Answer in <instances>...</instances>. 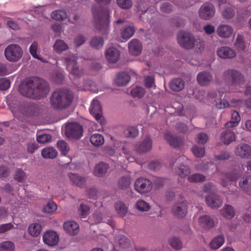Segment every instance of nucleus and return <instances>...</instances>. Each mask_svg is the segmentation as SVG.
<instances>
[{
    "mask_svg": "<svg viewBox=\"0 0 251 251\" xmlns=\"http://www.w3.org/2000/svg\"><path fill=\"white\" fill-rule=\"evenodd\" d=\"M20 92L26 97L39 99L48 94L49 87L48 83L44 80L32 77L25 80L20 87Z\"/></svg>",
    "mask_w": 251,
    "mask_h": 251,
    "instance_id": "f257e3e1",
    "label": "nucleus"
},
{
    "mask_svg": "<svg viewBox=\"0 0 251 251\" xmlns=\"http://www.w3.org/2000/svg\"><path fill=\"white\" fill-rule=\"evenodd\" d=\"M177 41L181 47L187 50L194 49L197 51H201L205 48L202 39H196L192 34L186 31H180L177 35Z\"/></svg>",
    "mask_w": 251,
    "mask_h": 251,
    "instance_id": "f03ea898",
    "label": "nucleus"
},
{
    "mask_svg": "<svg viewBox=\"0 0 251 251\" xmlns=\"http://www.w3.org/2000/svg\"><path fill=\"white\" fill-rule=\"evenodd\" d=\"M73 100L71 92L67 90H58L52 94L50 102L52 106L56 109H62L68 107Z\"/></svg>",
    "mask_w": 251,
    "mask_h": 251,
    "instance_id": "7ed1b4c3",
    "label": "nucleus"
},
{
    "mask_svg": "<svg viewBox=\"0 0 251 251\" xmlns=\"http://www.w3.org/2000/svg\"><path fill=\"white\" fill-rule=\"evenodd\" d=\"M23 50L20 46L16 44L8 45L4 50V55L7 60L10 62H17L23 56Z\"/></svg>",
    "mask_w": 251,
    "mask_h": 251,
    "instance_id": "20e7f679",
    "label": "nucleus"
},
{
    "mask_svg": "<svg viewBox=\"0 0 251 251\" xmlns=\"http://www.w3.org/2000/svg\"><path fill=\"white\" fill-rule=\"evenodd\" d=\"M89 110L90 113L101 125L105 124L106 121L102 115L101 106L97 99L93 100Z\"/></svg>",
    "mask_w": 251,
    "mask_h": 251,
    "instance_id": "39448f33",
    "label": "nucleus"
},
{
    "mask_svg": "<svg viewBox=\"0 0 251 251\" xmlns=\"http://www.w3.org/2000/svg\"><path fill=\"white\" fill-rule=\"evenodd\" d=\"M65 63L68 71L73 75L79 76L83 74V71L79 69L76 65V57L74 55L66 57Z\"/></svg>",
    "mask_w": 251,
    "mask_h": 251,
    "instance_id": "423d86ee",
    "label": "nucleus"
},
{
    "mask_svg": "<svg viewBox=\"0 0 251 251\" xmlns=\"http://www.w3.org/2000/svg\"><path fill=\"white\" fill-rule=\"evenodd\" d=\"M135 190L140 194L149 192L152 189L151 182L145 178H139L134 183Z\"/></svg>",
    "mask_w": 251,
    "mask_h": 251,
    "instance_id": "0eeeda50",
    "label": "nucleus"
},
{
    "mask_svg": "<svg viewBox=\"0 0 251 251\" xmlns=\"http://www.w3.org/2000/svg\"><path fill=\"white\" fill-rule=\"evenodd\" d=\"M44 243L49 247L56 246L59 242V236L58 234L52 230H48L43 234Z\"/></svg>",
    "mask_w": 251,
    "mask_h": 251,
    "instance_id": "6e6552de",
    "label": "nucleus"
},
{
    "mask_svg": "<svg viewBox=\"0 0 251 251\" xmlns=\"http://www.w3.org/2000/svg\"><path fill=\"white\" fill-rule=\"evenodd\" d=\"M94 18L95 21L98 25H102L104 27H106L109 24V12L108 10H100L97 11L95 9H93Z\"/></svg>",
    "mask_w": 251,
    "mask_h": 251,
    "instance_id": "1a4fd4ad",
    "label": "nucleus"
},
{
    "mask_svg": "<svg viewBox=\"0 0 251 251\" xmlns=\"http://www.w3.org/2000/svg\"><path fill=\"white\" fill-rule=\"evenodd\" d=\"M82 127L76 123L68 124L66 126V135L69 137L78 138L82 135Z\"/></svg>",
    "mask_w": 251,
    "mask_h": 251,
    "instance_id": "9d476101",
    "label": "nucleus"
},
{
    "mask_svg": "<svg viewBox=\"0 0 251 251\" xmlns=\"http://www.w3.org/2000/svg\"><path fill=\"white\" fill-rule=\"evenodd\" d=\"M224 77L226 80L230 81L234 85L241 84L244 81L242 75L239 72L233 70L226 71Z\"/></svg>",
    "mask_w": 251,
    "mask_h": 251,
    "instance_id": "9b49d317",
    "label": "nucleus"
},
{
    "mask_svg": "<svg viewBox=\"0 0 251 251\" xmlns=\"http://www.w3.org/2000/svg\"><path fill=\"white\" fill-rule=\"evenodd\" d=\"M215 14L214 7L213 4L206 3L199 10L200 17L204 20L211 19Z\"/></svg>",
    "mask_w": 251,
    "mask_h": 251,
    "instance_id": "f8f14e48",
    "label": "nucleus"
},
{
    "mask_svg": "<svg viewBox=\"0 0 251 251\" xmlns=\"http://www.w3.org/2000/svg\"><path fill=\"white\" fill-rule=\"evenodd\" d=\"M114 247H119L121 249H127L128 250L131 247L130 240L126 236L119 234L116 236L112 241Z\"/></svg>",
    "mask_w": 251,
    "mask_h": 251,
    "instance_id": "ddd939ff",
    "label": "nucleus"
},
{
    "mask_svg": "<svg viewBox=\"0 0 251 251\" xmlns=\"http://www.w3.org/2000/svg\"><path fill=\"white\" fill-rule=\"evenodd\" d=\"M172 213L176 217L181 218L187 213V206L184 201L175 203L172 207Z\"/></svg>",
    "mask_w": 251,
    "mask_h": 251,
    "instance_id": "4468645a",
    "label": "nucleus"
},
{
    "mask_svg": "<svg viewBox=\"0 0 251 251\" xmlns=\"http://www.w3.org/2000/svg\"><path fill=\"white\" fill-rule=\"evenodd\" d=\"M105 56L107 61L110 63L117 62L121 56L120 51L115 47H109L105 51Z\"/></svg>",
    "mask_w": 251,
    "mask_h": 251,
    "instance_id": "2eb2a0df",
    "label": "nucleus"
},
{
    "mask_svg": "<svg viewBox=\"0 0 251 251\" xmlns=\"http://www.w3.org/2000/svg\"><path fill=\"white\" fill-rule=\"evenodd\" d=\"M199 226L204 229H209L215 226V222L212 218L208 215H202L198 219Z\"/></svg>",
    "mask_w": 251,
    "mask_h": 251,
    "instance_id": "dca6fc26",
    "label": "nucleus"
},
{
    "mask_svg": "<svg viewBox=\"0 0 251 251\" xmlns=\"http://www.w3.org/2000/svg\"><path fill=\"white\" fill-rule=\"evenodd\" d=\"M218 35L222 38H229L233 33V29L227 25H220L216 30Z\"/></svg>",
    "mask_w": 251,
    "mask_h": 251,
    "instance_id": "f3484780",
    "label": "nucleus"
},
{
    "mask_svg": "<svg viewBox=\"0 0 251 251\" xmlns=\"http://www.w3.org/2000/svg\"><path fill=\"white\" fill-rule=\"evenodd\" d=\"M217 55L223 59H230L236 56L234 50L228 47L223 46L217 50Z\"/></svg>",
    "mask_w": 251,
    "mask_h": 251,
    "instance_id": "a211bd4d",
    "label": "nucleus"
},
{
    "mask_svg": "<svg viewBox=\"0 0 251 251\" xmlns=\"http://www.w3.org/2000/svg\"><path fill=\"white\" fill-rule=\"evenodd\" d=\"M63 228L65 232L72 236L77 234L79 232V227L75 222L69 221L63 224Z\"/></svg>",
    "mask_w": 251,
    "mask_h": 251,
    "instance_id": "6ab92c4d",
    "label": "nucleus"
},
{
    "mask_svg": "<svg viewBox=\"0 0 251 251\" xmlns=\"http://www.w3.org/2000/svg\"><path fill=\"white\" fill-rule=\"evenodd\" d=\"M129 53L135 56L140 54L142 50V45L137 39H133L128 43Z\"/></svg>",
    "mask_w": 251,
    "mask_h": 251,
    "instance_id": "aec40b11",
    "label": "nucleus"
},
{
    "mask_svg": "<svg viewBox=\"0 0 251 251\" xmlns=\"http://www.w3.org/2000/svg\"><path fill=\"white\" fill-rule=\"evenodd\" d=\"M205 202L207 205L212 208H218L222 204V201L219 196L210 194L205 198Z\"/></svg>",
    "mask_w": 251,
    "mask_h": 251,
    "instance_id": "412c9836",
    "label": "nucleus"
},
{
    "mask_svg": "<svg viewBox=\"0 0 251 251\" xmlns=\"http://www.w3.org/2000/svg\"><path fill=\"white\" fill-rule=\"evenodd\" d=\"M241 173L237 169L233 170L225 175V178L222 179V185L226 187L227 186V183L225 182V180H228L229 181H236L240 176Z\"/></svg>",
    "mask_w": 251,
    "mask_h": 251,
    "instance_id": "4be33fe9",
    "label": "nucleus"
},
{
    "mask_svg": "<svg viewBox=\"0 0 251 251\" xmlns=\"http://www.w3.org/2000/svg\"><path fill=\"white\" fill-rule=\"evenodd\" d=\"M235 153L241 157H249L251 156V147L247 144H241L236 148Z\"/></svg>",
    "mask_w": 251,
    "mask_h": 251,
    "instance_id": "5701e85b",
    "label": "nucleus"
},
{
    "mask_svg": "<svg viewBox=\"0 0 251 251\" xmlns=\"http://www.w3.org/2000/svg\"><path fill=\"white\" fill-rule=\"evenodd\" d=\"M72 183L79 187H83L85 185L86 178L76 174L69 173L68 175Z\"/></svg>",
    "mask_w": 251,
    "mask_h": 251,
    "instance_id": "b1692460",
    "label": "nucleus"
},
{
    "mask_svg": "<svg viewBox=\"0 0 251 251\" xmlns=\"http://www.w3.org/2000/svg\"><path fill=\"white\" fill-rule=\"evenodd\" d=\"M152 148V141L149 137H147L141 143V144L136 148L137 152L143 153L149 151Z\"/></svg>",
    "mask_w": 251,
    "mask_h": 251,
    "instance_id": "393cba45",
    "label": "nucleus"
},
{
    "mask_svg": "<svg viewBox=\"0 0 251 251\" xmlns=\"http://www.w3.org/2000/svg\"><path fill=\"white\" fill-rule=\"evenodd\" d=\"M135 32V28L132 23H127L126 27L121 32V36L123 39L127 40L131 38Z\"/></svg>",
    "mask_w": 251,
    "mask_h": 251,
    "instance_id": "a878e982",
    "label": "nucleus"
},
{
    "mask_svg": "<svg viewBox=\"0 0 251 251\" xmlns=\"http://www.w3.org/2000/svg\"><path fill=\"white\" fill-rule=\"evenodd\" d=\"M235 210L231 205L226 204L220 210L221 215L226 219H231L235 215Z\"/></svg>",
    "mask_w": 251,
    "mask_h": 251,
    "instance_id": "bb28decb",
    "label": "nucleus"
},
{
    "mask_svg": "<svg viewBox=\"0 0 251 251\" xmlns=\"http://www.w3.org/2000/svg\"><path fill=\"white\" fill-rule=\"evenodd\" d=\"M165 139L170 144V145L174 148H178L182 143L181 139L174 136L170 132H166L164 135Z\"/></svg>",
    "mask_w": 251,
    "mask_h": 251,
    "instance_id": "cd10ccee",
    "label": "nucleus"
},
{
    "mask_svg": "<svg viewBox=\"0 0 251 251\" xmlns=\"http://www.w3.org/2000/svg\"><path fill=\"white\" fill-rule=\"evenodd\" d=\"M42 229V225L39 223H32L28 227V232L32 237H38Z\"/></svg>",
    "mask_w": 251,
    "mask_h": 251,
    "instance_id": "c85d7f7f",
    "label": "nucleus"
},
{
    "mask_svg": "<svg viewBox=\"0 0 251 251\" xmlns=\"http://www.w3.org/2000/svg\"><path fill=\"white\" fill-rule=\"evenodd\" d=\"M197 80L201 85H207L211 81L212 76L209 73L201 72L198 75Z\"/></svg>",
    "mask_w": 251,
    "mask_h": 251,
    "instance_id": "c756f323",
    "label": "nucleus"
},
{
    "mask_svg": "<svg viewBox=\"0 0 251 251\" xmlns=\"http://www.w3.org/2000/svg\"><path fill=\"white\" fill-rule=\"evenodd\" d=\"M109 167L108 164L103 162L97 164L94 169V174L99 177L104 176L107 171Z\"/></svg>",
    "mask_w": 251,
    "mask_h": 251,
    "instance_id": "7c9ffc66",
    "label": "nucleus"
},
{
    "mask_svg": "<svg viewBox=\"0 0 251 251\" xmlns=\"http://www.w3.org/2000/svg\"><path fill=\"white\" fill-rule=\"evenodd\" d=\"M130 80L129 75L126 73H121L117 75L115 82L118 86L126 85Z\"/></svg>",
    "mask_w": 251,
    "mask_h": 251,
    "instance_id": "2f4dec72",
    "label": "nucleus"
},
{
    "mask_svg": "<svg viewBox=\"0 0 251 251\" xmlns=\"http://www.w3.org/2000/svg\"><path fill=\"white\" fill-rule=\"evenodd\" d=\"M235 139V136L234 132L229 130L222 132L221 135V141L225 144H229Z\"/></svg>",
    "mask_w": 251,
    "mask_h": 251,
    "instance_id": "473e14b6",
    "label": "nucleus"
},
{
    "mask_svg": "<svg viewBox=\"0 0 251 251\" xmlns=\"http://www.w3.org/2000/svg\"><path fill=\"white\" fill-rule=\"evenodd\" d=\"M225 243V238L222 235L217 236L211 241L209 243L210 247L213 250L220 248Z\"/></svg>",
    "mask_w": 251,
    "mask_h": 251,
    "instance_id": "72a5a7b5",
    "label": "nucleus"
},
{
    "mask_svg": "<svg viewBox=\"0 0 251 251\" xmlns=\"http://www.w3.org/2000/svg\"><path fill=\"white\" fill-rule=\"evenodd\" d=\"M91 143L94 146H102L104 143L103 136L99 133L93 134L90 138Z\"/></svg>",
    "mask_w": 251,
    "mask_h": 251,
    "instance_id": "f704fd0d",
    "label": "nucleus"
},
{
    "mask_svg": "<svg viewBox=\"0 0 251 251\" xmlns=\"http://www.w3.org/2000/svg\"><path fill=\"white\" fill-rule=\"evenodd\" d=\"M184 82L180 78H175L171 81L170 83V88L174 91H179L182 90L184 87Z\"/></svg>",
    "mask_w": 251,
    "mask_h": 251,
    "instance_id": "c9c22d12",
    "label": "nucleus"
},
{
    "mask_svg": "<svg viewBox=\"0 0 251 251\" xmlns=\"http://www.w3.org/2000/svg\"><path fill=\"white\" fill-rule=\"evenodd\" d=\"M42 155L45 158H54L57 155V151L52 147H48L42 150Z\"/></svg>",
    "mask_w": 251,
    "mask_h": 251,
    "instance_id": "e433bc0d",
    "label": "nucleus"
},
{
    "mask_svg": "<svg viewBox=\"0 0 251 251\" xmlns=\"http://www.w3.org/2000/svg\"><path fill=\"white\" fill-rule=\"evenodd\" d=\"M10 110L13 113L15 117L19 118L20 114L24 115H28V110L29 107H26L24 106H16L13 107L12 106L10 107Z\"/></svg>",
    "mask_w": 251,
    "mask_h": 251,
    "instance_id": "4c0bfd02",
    "label": "nucleus"
},
{
    "mask_svg": "<svg viewBox=\"0 0 251 251\" xmlns=\"http://www.w3.org/2000/svg\"><path fill=\"white\" fill-rule=\"evenodd\" d=\"M240 121V117L239 113L234 111L231 114V120L226 124V126L227 128L235 127L238 125Z\"/></svg>",
    "mask_w": 251,
    "mask_h": 251,
    "instance_id": "58836bf2",
    "label": "nucleus"
},
{
    "mask_svg": "<svg viewBox=\"0 0 251 251\" xmlns=\"http://www.w3.org/2000/svg\"><path fill=\"white\" fill-rule=\"evenodd\" d=\"M235 47L239 50L245 51L249 47L248 44H246L243 41L242 35H238L235 42Z\"/></svg>",
    "mask_w": 251,
    "mask_h": 251,
    "instance_id": "ea45409f",
    "label": "nucleus"
},
{
    "mask_svg": "<svg viewBox=\"0 0 251 251\" xmlns=\"http://www.w3.org/2000/svg\"><path fill=\"white\" fill-rule=\"evenodd\" d=\"M115 207L118 214L121 217H124L127 213V207L122 202H117L115 203Z\"/></svg>",
    "mask_w": 251,
    "mask_h": 251,
    "instance_id": "a19ab883",
    "label": "nucleus"
},
{
    "mask_svg": "<svg viewBox=\"0 0 251 251\" xmlns=\"http://www.w3.org/2000/svg\"><path fill=\"white\" fill-rule=\"evenodd\" d=\"M251 179L250 177H243L239 181L240 188L245 192H249L251 189Z\"/></svg>",
    "mask_w": 251,
    "mask_h": 251,
    "instance_id": "79ce46f5",
    "label": "nucleus"
},
{
    "mask_svg": "<svg viewBox=\"0 0 251 251\" xmlns=\"http://www.w3.org/2000/svg\"><path fill=\"white\" fill-rule=\"evenodd\" d=\"M51 17L55 20L62 21L67 18V14L65 11L58 10L52 12Z\"/></svg>",
    "mask_w": 251,
    "mask_h": 251,
    "instance_id": "37998d69",
    "label": "nucleus"
},
{
    "mask_svg": "<svg viewBox=\"0 0 251 251\" xmlns=\"http://www.w3.org/2000/svg\"><path fill=\"white\" fill-rule=\"evenodd\" d=\"M130 183L131 178L128 176L121 177L118 181L119 187L123 190L128 188Z\"/></svg>",
    "mask_w": 251,
    "mask_h": 251,
    "instance_id": "c03bdc74",
    "label": "nucleus"
},
{
    "mask_svg": "<svg viewBox=\"0 0 251 251\" xmlns=\"http://www.w3.org/2000/svg\"><path fill=\"white\" fill-rule=\"evenodd\" d=\"M135 207L140 211H148L151 208L149 203L143 200H138L135 204Z\"/></svg>",
    "mask_w": 251,
    "mask_h": 251,
    "instance_id": "a18cd8bd",
    "label": "nucleus"
},
{
    "mask_svg": "<svg viewBox=\"0 0 251 251\" xmlns=\"http://www.w3.org/2000/svg\"><path fill=\"white\" fill-rule=\"evenodd\" d=\"M57 209V204L54 202L50 201L45 205L43 212L48 214H52L56 211Z\"/></svg>",
    "mask_w": 251,
    "mask_h": 251,
    "instance_id": "49530a36",
    "label": "nucleus"
},
{
    "mask_svg": "<svg viewBox=\"0 0 251 251\" xmlns=\"http://www.w3.org/2000/svg\"><path fill=\"white\" fill-rule=\"evenodd\" d=\"M68 45L61 40H57L54 44V50L57 52H61L68 49Z\"/></svg>",
    "mask_w": 251,
    "mask_h": 251,
    "instance_id": "de8ad7c7",
    "label": "nucleus"
},
{
    "mask_svg": "<svg viewBox=\"0 0 251 251\" xmlns=\"http://www.w3.org/2000/svg\"><path fill=\"white\" fill-rule=\"evenodd\" d=\"M15 246L11 241H4L0 243V251H14Z\"/></svg>",
    "mask_w": 251,
    "mask_h": 251,
    "instance_id": "09e8293b",
    "label": "nucleus"
},
{
    "mask_svg": "<svg viewBox=\"0 0 251 251\" xmlns=\"http://www.w3.org/2000/svg\"><path fill=\"white\" fill-rule=\"evenodd\" d=\"M90 45L93 48L99 49L102 48L103 45V40L100 37H94L91 40Z\"/></svg>",
    "mask_w": 251,
    "mask_h": 251,
    "instance_id": "8fccbe9b",
    "label": "nucleus"
},
{
    "mask_svg": "<svg viewBox=\"0 0 251 251\" xmlns=\"http://www.w3.org/2000/svg\"><path fill=\"white\" fill-rule=\"evenodd\" d=\"M124 135L127 137H135L138 134V130L136 127L129 126L124 131Z\"/></svg>",
    "mask_w": 251,
    "mask_h": 251,
    "instance_id": "3c124183",
    "label": "nucleus"
},
{
    "mask_svg": "<svg viewBox=\"0 0 251 251\" xmlns=\"http://www.w3.org/2000/svg\"><path fill=\"white\" fill-rule=\"evenodd\" d=\"M130 93L133 97L141 98L144 95L145 91L141 86H136L131 90Z\"/></svg>",
    "mask_w": 251,
    "mask_h": 251,
    "instance_id": "603ef678",
    "label": "nucleus"
},
{
    "mask_svg": "<svg viewBox=\"0 0 251 251\" xmlns=\"http://www.w3.org/2000/svg\"><path fill=\"white\" fill-rule=\"evenodd\" d=\"M176 173L181 177H184L190 173V169L187 166L182 165L176 169Z\"/></svg>",
    "mask_w": 251,
    "mask_h": 251,
    "instance_id": "864d4df0",
    "label": "nucleus"
},
{
    "mask_svg": "<svg viewBox=\"0 0 251 251\" xmlns=\"http://www.w3.org/2000/svg\"><path fill=\"white\" fill-rule=\"evenodd\" d=\"M57 147L65 155L68 153L70 150V148L67 144L63 140H60L57 142Z\"/></svg>",
    "mask_w": 251,
    "mask_h": 251,
    "instance_id": "5fc2aeb1",
    "label": "nucleus"
},
{
    "mask_svg": "<svg viewBox=\"0 0 251 251\" xmlns=\"http://www.w3.org/2000/svg\"><path fill=\"white\" fill-rule=\"evenodd\" d=\"M192 151L197 157H202L205 154L204 148L195 146L192 149Z\"/></svg>",
    "mask_w": 251,
    "mask_h": 251,
    "instance_id": "6e6d98bb",
    "label": "nucleus"
},
{
    "mask_svg": "<svg viewBox=\"0 0 251 251\" xmlns=\"http://www.w3.org/2000/svg\"><path fill=\"white\" fill-rule=\"evenodd\" d=\"M14 178L19 182H22L26 178V175L23 170L20 169L16 170Z\"/></svg>",
    "mask_w": 251,
    "mask_h": 251,
    "instance_id": "4d7b16f0",
    "label": "nucleus"
},
{
    "mask_svg": "<svg viewBox=\"0 0 251 251\" xmlns=\"http://www.w3.org/2000/svg\"><path fill=\"white\" fill-rule=\"evenodd\" d=\"M205 176L200 174H196L188 176V179L191 182H198L203 181Z\"/></svg>",
    "mask_w": 251,
    "mask_h": 251,
    "instance_id": "13d9d810",
    "label": "nucleus"
},
{
    "mask_svg": "<svg viewBox=\"0 0 251 251\" xmlns=\"http://www.w3.org/2000/svg\"><path fill=\"white\" fill-rule=\"evenodd\" d=\"M38 45L36 42H33L30 46L29 48V51L32 56L35 58L38 59L39 60H42L43 62H45L46 61L44 60L41 59L37 53V50Z\"/></svg>",
    "mask_w": 251,
    "mask_h": 251,
    "instance_id": "bf43d9fd",
    "label": "nucleus"
},
{
    "mask_svg": "<svg viewBox=\"0 0 251 251\" xmlns=\"http://www.w3.org/2000/svg\"><path fill=\"white\" fill-rule=\"evenodd\" d=\"M102 217L100 213H94L89 218V222L91 225L97 224L101 221Z\"/></svg>",
    "mask_w": 251,
    "mask_h": 251,
    "instance_id": "052dcab7",
    "label": "nucleus"
},
{
    "mask_svg": "<svg viewBox=\"0 0 251 251\" xmlns=\"http://www.w3.org/2000/svg\"><path fill=\"white\" fill-rule=\"evenodd\" d=\"M170 245L174 249L179 250L182 247L181 242L176 237H172L170 240Z\"/></svg>",
    "mask_w": 251,
    "mask_h": 251,
    "instance_id": "680f3d73",
    "label": "nucleus"
},
{
    "mask_svg": "<svg viewBox=\"0 0 251 251\" xmlns=\"http://www.w3.org/2000/svg\"><path fill=\"white\" fill-rule=\"evenodd\" d=\"M117 2L120 7L124 9L129 8L132 5V1L130 0H117Z\"/></svg>",
    "mask_w": 251,
    "mask_h": 251,
    "instance_id": "e2e57ef3",
    "label": "nucleus"
},
{
    "mask_svg": "<svg viewBox=\"0 0 251 251\" xmlns=\"http://www.w3.org/2000/svg\"><path fill=\"white\" fill-rule=\"evenodd\" d=\"M51 139V137L48 134H43L38 135L37 136V140L41 143H45L50 142Z\"/></svg>",
    "mask_w": 251,
    "mask_h": 251,
    "instance_id": "0e129e2a",
    "label": "nucleus"
},
{
    "mask_svg": "<svg viewBox=\"0 0 251 251\" xmlns=\"http://www.w3.org/2000/svg\"><path fill=\"white\" fill-rule=\"evenodd\" d=\"M14 228V225L11 223L3 224L0 225V234H3Z\"/></svg>",
    "mask_w": 251,
    "mask_h": 251,
    "instance_id": "69168bd1",
    "label": "nucleus"
},
{
    "mask_svg": "<svg viewBox=\"0 0 251 251\" xmlns=\"http://www.w3.org/2000/svg\"><path fill=\"white\" fill-rule=\"evenodd\" d=\"M222 15L225 18L229 19L234 16V13L230 7H227L222 11Z\"/></svg>",
    "mask_w": 251,
    "mask_h": 251,
    "instance_id": "338daca9",
    "label": "nucleus"
},
{
    "mask_svg": "<svg viewBox=\"0 0 251 251\" xmlns=\"http://www.w3.org/2000/svg\"><path fill=\"white\" fill-rule=\"evenodd\" d=\"M10 85V82L8 79L6 78L0 79V89L5 90L8 89Z\"/></svg>",
    "mask_w": 251,
    "mask_h": 251,
    "instance_id": "774afa93",
    "label": "nucleus"
}]
</instances>
